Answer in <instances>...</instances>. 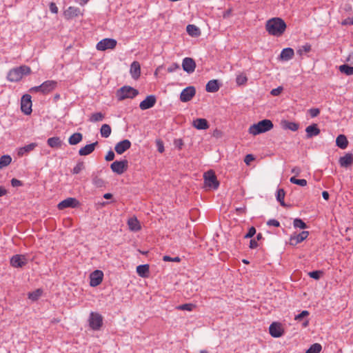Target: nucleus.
Here are the masks:
<instances>
[{
  "label": "nucleus",
  "mask_w": 353,
  "mask_h": 353,
  "mask_svg": "<svg viewBox=\"0 0 353 353\" xmlns=\"http://www.w3.org/2000/svg\"><path fill=\"white\" fill-rule=\"evenodd\" d=\"M290 181L292 183L299 185L300 186H305L307 185V181L305 179H299L295 176H292L290 179Z\"/></svg>",
  "instance_id": "09e8293b"
},
{
  "label": "nucleus",
  "mask_w": 353,
  "mask_h": 353,
  "mask_svg": "<svg viewBox=\"0 0 353 353\" xmlns=\"http://www.w3.org/2000/svg\"><path fill=\"white\" fill-rule=\"evenodd\" d=\"M186 31L192 37H198L201 34L200 29L195 25L189 24L186 27Z\"/></svg>",
  "instance_id": "72a5a7b5"
},
{
  "label": "nucleus",
  "mask_w": 353,
  "mask_h": 353,
  "mask_svg": "<svg viewBox=\"0 0 353 353\" xmlns=\"http://www.w3.org/2000/svg\"><path fill=\"white\" fill-rule=\"evenodd\" d=\"M27 256L24 254H15L10 259V265L15 268H23L28 263Z\"/></svg>",
  "instance_id": "6e6552de"
},
{
  "label": "nucleus",
  "mask_w": 353,
  "mask_h": 353,
  "mask_svg": "<svg viewBox=\"0 0 353 353\" xmlns=\"http://www.w3.org/2000/svg\"><path fill=\"white\" fill-rule=\"evenodd\" d=\"M79 205V202L75 198H68L62 201H61L57 207L59 210H63L68 208H76Z\"/></svg>",
  "instance_id": "2eb2a0df"
},
{
  "label": "nucleus",
  "mask_w": 353,
  "mask_h": 353,
  "mask_svg": "<svg viewBox=\"0 0 353 353\" xmlns=\"http://www.w3.org/2000/svg\"><path fill=\"white\" fill-rule=\"evenodd\" d=\"M336 144L341 149H345L347 147L348 141L345 135L340 134L336 139Z\"/></svg>",
  "instance_id": "2f4dec72"
},
{
  "label": "nucleus",
  "mask_w": 353,
  "mask_h": 353,
  "mask_svg": "<svg viewBox=\"0 0 353 353\" xmlns=\"http://www.w3.org/2000/svg\"><path fill=\"white\" fill-rule=\"evenodd\" d=\"M11 185L12 187H20L23 185V183L21 181L14 178L11 180Z\"/></svg>",
  "instance_id": "680f3d73"
},
{
  "label": "nucleus",
  "mask_w": 353,
  "mask_h": 353,
  "mask_svg": "<svg viewBox=\"0 0 353 353\" xmlns=\"http://www.w3.org/2000/svg\"><path fill=\"white\" fill-rule=\"evenodd\" d=\"M339 70L341 72L344 73L346 75L353 74V66H350L347 64H343L340 65Z\"/></svg>",
  "instance_id": "58836bf2"
},
{
  "label": "nucleus",
  "mask_w": 353,
  "mask_h": 353,
  "mask_svg": "<svg viewBox=\"0 0 353 353\" xmlns=\"http://www.w3.org/2000/svg\"><path fill=\"white\" fill-rule=\"evenodd\" d=\"M12 162V157L8 154L3 155L0 158V170L7 167Z\"/></svg>",
  "instance_id": "f704fd0d"
},
{
  "label": "nucleus",
  "mask_w": 353,
  "mask_h": 353,
  "mask_svg": "<svg viewBox=\"0 0 353 353\" xmlns=\"http://www.w3.org/2000/svg\"><path fill=\"white\" fill-rule=\"evenodd\" d=\"M176 69H179V65L177 63H173L168 68V72H172Z\"/></svg>",
  "instance_id": "774afa93"
},
{
  "label": "nucleus",
  "mask_w": 353,
  "mask_h": 353,
  "mask_svg": "<svg viewBox=\"0 0 353 353\" xmlns=\"http://www.w3.org/2000/svg\"><path fill=\"white\" fill-rule=\"evenodd\" d=\"M281 125L283 129L290 130L293 132L297 131L299 128V123L288 120H282Z\"/></svg>",
  "instance_id": "393cba45"
},
{
  "label": "nucleus",
  "mask_w": 353,
  "mask_h": 353,
  "mask_svg": "<svg viewBox=\"0 0 353 353\" xmlns=\"http://www.w3.org/2000/svg\"><path fill=\"white\" fill-rule=\"evenodd\" d=\"M117 43V41L114 39H103L97 44V49L100 51L114 49L116 47Z\"/></svg>",
  "instance_id": "1a4fd4ad"
},
{
  "label": "nucleus",
  "mask_w": 353,
  "mask_h": 353,
  "mask_svg": "<svg viewBox=\"0 0 353 353\" xmlns=\"http://www.w3.org/2000/svg\"><path fill=\"white\" fill-rule=\"evenodd\" d=\"M149 271H150V266L148 264L139 265L137 267V274L143 278H145V277L148 276Z\"/></svg>",
  "instance_id": "7c9ffc66"
},
{
  "label": "nucleus",
  "mask_w": 353,
  "mask_h": 353,
  "mask_svg": "<svg viewBox=\"0 0 353 353\" xmlns=\"http://www.w3.org/2000/svg\"><path fill=\"white\" fill-rule=\"evenodd\" d=\"M115 154L112 150H109L105 157V161H111L114 160Z\"/></svg>",
  "instance_id": "bf43d9fd"
},
{
  "label": "nucleus",
  "mask_w": 353,
  "mask_h": 353,
  "mask_svg": "<svg viewBox=\"0 0 353 353\" xmlns=\"http://www.w3.org/2000/svg\"><path fill=\"white\" fill-rule=\"evenodd\" d=\"M294 55V50L291 48H286L282 50L280 59L283 61H289L293 58Z\"/></svg>",
  "instance_id": "cd10ccee"
},
{
  "label": "nucleus",
  "mask_w": 353,
  "mask_h": 353,
  "mask_svg": "<svg viewBox=\"0 0 353 353\" xmlns=\"http://www.w3.org/2000/svg\"><path fill=\"white\" fill-rule=\"evenodd\" d=\"M128 168V161L126 159L122 161H116L110 165V168L113 172L117 174H123Z\"/></svg>",
  "instance_id": "0eeeda50"
},
{
  "label": "nucleus",
  "mask_w": 353,
  "mask_h": 353,
  "mask_svg": "<svg viewBox=\"0 0 353 353\" xmlns=\"http://www.w3.org/2000/svg\"><path fill=\"white\" fill-rule=\"evenodd\" d=\"M309 235V232L303 231L301 233L296 234L294 236H292L290 238V244L292 245H296L298 243H301L305 239L307 238Z\"/></svg>",
  "instance_id": "aec40b11"
},
{
  "label": "nucleus",
  "mask_w": 353,
  "mask_h": 353,
  "mask_svg": "<svg viewBox=\"0 0 353 353\" xmlns=\"http://www.w3.org/2000/svg\"><path fill=\"white\" fill-rule=\"evenodd\" d=\"M85 169L83 161H79L72 170V174H77Z\"/></svg>",
  "instance_id": "c03bdc74"
},
{
  "label": "nucleus",
  "mask_w": 353,
  "mask_h": 353,
  "mask_svg": "<svg viewBox=\"0 0 353 353\" xmlns=\"http://www.w3.org/2000/svg\"><path fill=\"white\" fill-rule=\"evenodd\" d=\"M43 94H48L53 91L57 86V82L53 80H48L44 81L42 84Z\"/></svg>",
  "instance_id": "412c9836"
},
{
  "label": "nucleus",
  "mask_w": 353,
  "mask_h": 353,
  "mask_svg": "<svg viewBox=\"0 0 353 353\" xmlns=\"http://www.w3.org/2000/svg\"><path fill=\"white\" fill-rule=\"evenodd\" d=\"M285 192L283 189H278L276 192V200L280 203L281 206L285 207L286 204L284 201Z\"/></svg>",
  "instance_id": "e433bc0d"
},
{
  "label": "nucleus",
  "mask_w": 353,
  "mask_h": 353,
  "mask_svg": "<svg viewBox=\"0 0 353 353\" xmlns=\"http://www.w3.org/2000/svg\"><path fill=\"white\" fill-rule=\"evenodd\" d=\"M132 77L137 79L141 75V66L138 61H133L130 65V70Z\"/></svg>",
  "instance_id": "5701e85b"
},
{
  "label": "nucleus",
  "mask_w": 353,
  "mask_h": 353,
  "mask_svg": "<svg viewBox=\"0 0 353 353\" xmlns=\"http://www.w3.org/2000/svg\"><path fill=\"white\" fill-rule=\"evenodd\" d=\"M49 8H50V10L54 13V14H57L58 13V8L56 5L55 3L54 2H51L49 5Z\"/></svg>",
  "instance_id": "e2e57ef3"
},
{
  "label": "nucleus",
  "mask_w": 353,
  "mask_h": 353,
  "mask_svg": "<svg viewBox=\"0 0 353 353\" xmlns=\"http://www.w3.org/2000/svg\"><path fill=\"white\" fill-rule=\"evenodd\" d=\"M283 91V87L279 86L276 88L272 89L270 92V94L272 96H279L281 92Z\"/></svg>",
  "instance_id": "4d7b16f0"
},
{
  "label": "nucleus",
  "mask_w": 353,
  "mask_h": 353,
  "mask_svg": "<svg viewBox=\"0 0 353 353\" xmlns=\"http://www.w3.org/2000/svg\"><path fill=\"white\" fill-rule=\"evenodd\" d=\"M195 94L196 90L194 87H187L181 92L180 100L182 102H188L194 97Z\"/></svg>",
  "instance_id": "f8f14e48"
},
{
  "label": "nucleus",
  "mask_w": 353,
  "mask_h": 353,
  "mask_svg": "<svg viewBox=\"0 0 353 353\" xmlns=\"http://www.w3.org/2000/svg\"><path fill=\"white\" fill-rule=\"evenodd\" d=\"M309 113L311 117H316L320 113V110L319 108H311L309 110Z\"/></svg>",
  "instance_id": "052dcab7"
},
{
  "label": "nucleus",
  "mask_w": 353,
  "mask_h": 353,
  "mask_svg": "<svg viewBox=\"0 0 353 353\" xmlns=\"http://www.w3.org/2000/svg\"><path fill=\"white\" fill-rule=\"evenodd\" d=\"M308 274L311 278L318 280L322 276L323 272L321 270H315L309 272Z\"/></svg>",
  "instance_id": "8fccbe9b"
},
{
  "label": "nucleus",
  "mask_w": 353,
  "mask_h": 353,
  "mask_svg": "<svg viewBox=\"0 0 353 353\" xmlns=\"http://www.w3.org/2000/svg\"><path fill=\"white\" fill-rule=\"evenodd\" d=\"M273 123L269 119H263L256 123L252 125L248 130L250 134L257 135L266 132L273 128Z\"/></svg>",
  "instance_id": "7ed1b4c3"
},
{
  "label": "nucleus",
  "mask_w": 353,
  "mask_h": 353,
  "mask_svg": "<svg viewBox=\"0 0 353 353\" xmlns=\"http://www.w3.org/2000/svg\"><path fill=\"white\" fill-rule=\"evenodd\" d=\"M305 132L306 139H311L313 137L318 136L320 134L321 130L318 128V125L316 123H312L305 128Z\"/></svg>",
  "instance_id": "6ab92c4d"
},
{
  "label": "nucleus",
  "mask_w": 353,
  "mask_h": 353,
  "mask_svg": "<svg viewBox=\"0 0 353 353\" xmlns=\"http://www.w3.org/2000/svg\"><path fill=\"white\" fill-rule=\"evenodd\" d=\"M339 163L341 167L347 168L353 163V154L347 153L345 156L339 158Z\"/></svg>",
  "instance_id": "4be33fe9"
},
{
  "label": "nucleus",
  "mask_w": 353,
  "mask_h": 353,
  "mask_svg": "<svg viewBox=\"0 0 353 353\" xmlns=\"http://www.w3.org/2000/svg\"><path fill=\"white\" fill-rule=\"evenodd\" d=\"M131 147V142L128 139H124L117 143L114 147V150L118 154H122Z\"/></svg>",
  "instance_id": "f3484780"
},
{
  "label": "nucleus",
  "mask_w": 353,
  "mask_h": 353,
  "mask_svg": "<svg viewBox=\"0 0 353 353\" xmlns=\"http://www.w3.org/2000/svg\"><path fill=\"white\" fill-rule=\"evenodd\" d=\"M196 305L192 303H185L182 305H179L176 307V309L179 310H187V311H192L194 308H195Z\"/></svg>",
  "instance_id": "49530a36"
},
{
  "label": "nucleus",
  "mask_w": 353,
  "mask_h": 353,
  "mask_svg": "<svg viewBox=\"0 0 353 353\" xmlns=\"http://www.w3.org/2000/svg\"><path fill=\"white\" fill-rule=\"evenodd\" d=\"M157 102V99L154 95L148 96L143 101L139 104V108L143 110H147L152 108Z\"/></svg>",
  "instance_id": "dca6fc26"
},
{
  "label": "nucleus",
  "mask_w": 353,
  "mask_h": 353,
  "mask_svg": "<svg viewBox=\"0 0 353 353\" xmlns=\"http://www.w3.org/2000/svg\"><path fill=\"white\" fill-rule=\"evenodd\" d=\"M341 24L343 26H347V25H353V17H348L345 19H344Z\"/></svg>",
  "instance_id": "69168bd1"
},
{
  "label": "nucleus",
  "mask_w": 353,
  "mask_h": 353,
  "mask_svg": "<svg viewBox=\"0 0 353 353\" xmlns=\"http://www.w3.org/2000/svg\"><path fill=\"white\" fill-rule=\"evenodd\" d=\"M92 183L97 188H102L105 186L104 180L97 175L93 176Z\"/></svg>",
  "instance_id": "37998d69"
},
{
  "label": "nucleus",
  "mask_w": 353,
  "mask_h": 353,
  "mask_svg": "<svg viewBox=\"0 0 353 353\" xmlns=\"http://www.w3.org/2000/svg\"><path fill=\"white\" fill-rule=\"evenodd\" d=\"M31 72L32 70L29 66L23 65L10 70L7 74V79L10 82H18L24 75H29Z\"/></svg>",
  "instance_id": "f03ea898"
},
{
  "label": "nucleus",
  "mask_w": 353,
  "mask_h": 353,
  "mask_svg": "<svg viewBox=\"0 0 353 353\" xmlns=\"http://www.w3.org/2000/svg\"><path fill=\"white\" fill-rule=\"evenodd\" d=\"M139 94V91L130 86H123L117 92V97L119 101L125 99H133Z\"/></svg>",
  "instance_id": "20e7f679"
},
{
  "label": "nucleus",
  "mask_w": 353,
  "mask_h": 353,
  "mask_svg": "<svg viewBox=\"0 0 353 353\" xmlns=\"http://www.w3.org/2000/svg\"><path fill=\"white\" fill-rule=\"evenodd\" d=\"M256 234V229L254 227L250 228L247 234L244 236L245 239L252 238Z\"/></svg>",
  "instance_id": "864d4df0"
},
{
  "label": "nucleus",
  "mask_w": 353,
  "mask_h": 353,
  "mask_svg": "<svg viewBox=\"0 0 353 353\" xmlns=\"http://www.w3.org/2000/svg\"><path fill=\"white\" fill-rule=\"evenodd\" d=\"M111 127L108 124H103L100 129V133L102 137L108 138L111 134Z\"/></svg>",
  "instance_id": "c9c22d12"
},
{
  "label": "nucleus",
  "mask_w": 353,
  "mask_h": 353,
  "mask_svg": "<svg viewBox=\"0 0 353 353\" xmlns=\"http://www.w3.org/2000/svg\"><path fill=\"white\" fill-rule=\"evenodd\" d=\"M269 332L272 336L274 338H279L283 334L284 330L282 328L281 323L277 322H273L270 325Z\"/></svg>",
  "instance_id": "ddd939ff"
},
{
  "label": "nucleus",
  "mask_w": 353,
  "mask_h": 353,
  "mask_svg": "<svg viewBox=\"0 0 353 353\" xmlns=\"http://www.w3.org/2000/svg\"><path fill=\"white\" fill-rule=\"evenodd\" d=\"M267 224L270 226H274V227H279L280 226V223L276 219H270L267 222Z\"/></svg>",
  "instance_id": "0e129e2a"
},
{
  "label": "nucleus",
  "mask_w": 353,
  "mask_h": 353,
  "mask_svg": "<svg viewBox=\"0 0 353 353\" xmlns=\"http://www.w3.org/2000/svg\"><path fill=\"white\" fill-rule=\"evenodd\" d=\"M89 325L93 330H99L103 325V317L97 312H91L89 318Z\"/></svg>",
  "instance_id": "423d86ee"
},
{
  "label": "nucleus",
  "mask_w": 353,
  "mask_h": 353,
  "mask_svg": "<svg viewBox=\"0 0 353 353\" xmlns=\"http://www.w3.org/2000/svg\"><path fill=\"white\" fill-rule=\"evenodd\" d=\"M157 147H158V151L161 153L163 152L164 151V146H163V143L160 140H158L157 141Z\"/></svg>",
  "instance_id": "338daca9"
},
{
  "label": "nucleus",
  "mask_w": 353,
  "mask_h": 353,
  "mask_svg": "<svg viewBox=\"0 0 353 353\" xmlns=\"http://www.w3.org/2000/svg\"><path fill=\"white\" fill-rule=\"evenodd\" d=\"M82 14L81 10L74 6H70L63 12V17L67 20H70Z\"/></svg>",
  "instance_id": "4468645a"
},
{
  "label": "nucleus",
  "mask_w": 353,
  "mask_h": 353,
  "mask_svg": "<svg viewBox=\"0 0 353 353\" xmlns=\"http://www.w3.org/2000/svg\"><path fill=\"white\" fill-rule=\"evenodd\" d=\"M204 183L206 187L216 190L219 186V182L217 180L214 172L212 170L204 173Z\"/></svg>",
  "instance_id": "39448f33"
},
{
  "label": "nucleus",
  "mask_w": 353,
  "mask_h": 353,
  "mask_svg": "<svg viewBox=\"0 0 353 353\" xmlns=\"http://www.w3.org/2000/svg\"><path fill=\"white\" fill-rule=\"evenodd\" d=\"M182 67L184 71L188 73H192L194 71L196 68V63L193 59L185 57L183 60Z\"/></svg>",
  "instance_id": "a211bd4d"
},
{
  "label": "nucleus",
  "mask_w": 353,
  "mask_h": 353,
  "mask_svg": "<svg viewBox=\"0 0 353 353\" xmlns=\"http://www.w3.org/2000/svg\"><path fill=\"white\" fill-rule=\"evenodd\" d=\"M310 314L307 310L302 311L299 314L295 316L294 319L296 321H301L303 318L307 316Z\"/></svg>",
  "instance_id": "3c124183"
},
{
  "label": "nucleus",
  "mask_w": 353,
  "mask_h": 353,
  "mask_svg": "<svg viewBox=\"0 0 353 353\" xmlns=\"http://www.w3.org/2000/svg\"><path fill=\"white\" fill-rule=\"evenodd\" d=\"M311 50V45L309 43H305V45L299 47L297 50V54L300 56H302L303 54L309 52Z\"/></svg>",
  "instance_id": "a18cd8bd"
},
{
  "label": "nucleus",
  "mask_w": 353,
  "mask_h": 353,
  "mask_svg": "<svg viewBox=\"0 0 353 353\" xmlns=\"http://www.w3.org/2000/svg\"><path fill=\"white\" fill-rule=\"evenodd\" d=\"M322 347L321 344L314 343L309 347V349L305 352V353H319Z\"/></svg>",
  "instance_id": "79ce46f5"
},
{
  "label": "nucleus",
  "mask_w": 353,
  "mask_h": 353,
  "mask_svg": "<svg viewBox=\"0 0 353 353\" xmlns=\"http://www.w3.org/2000/svg\"><path fill=\"white\" fill-rule=\"evenodd\" d=\"M163 260L164 261H174V262H180L181 259L179 256H176L174 258H172L170 256H163Z\"/></svg>",
  "instance_id": "6e6d98bb"
},
{
  "label": "nucleus",
  "mask_w": 353,
  "mask_h": 353,
  "mask_svg": "<svg viewBox=\"0 0 353 353\" xmlns=\"http://www.w3.org/2000/svg\"><path fill=\"white\" fill-rule=\"evenodd\" d=\"M287 28L286 23L279 17H274L265 23V30L270 35L279 37L283 34Z\"/></svg>",
  "instance_id": "f257e3e1"
},
{
  "label": "nucleus",
  "mask_w": 353,
  "mask_h": 353,
  "mask_svg": "<svg viewBox=\"0 0 353 353\" xmlns=\"http://www.w3.org/2000/svg\"><path fill=\"white\" fill-rule=\"evenodd\" d=\"M221 84L216 79L209 81L205 86V90L208 92H216L220 88Z\"/></svg>",
  "instance_id": "a878e982"
},
{
  "label": "nucleus",
  "mask_w": 353,
  "mask_h": 353,
  "mask_svg": "<svg viewBox=\"0 0 353 353\" xmlns=\"http://www.w3.org/2000/svg\"><path fill=\"white\" fill-rule=\"evenodd\" d=\"M294 228H299L301 229H305L307 228L306 223L303 222L301 219H295L293 222Z\"/></svg>",
  "instance_id": "de8ad7c7"
},
{
  "label": "nucleus",
  "mask_w": 353,
  "mask_h": 353,
  "mask_svg": "<svg viewBox=\"0 0 353 353\" xmlns=\"http://www.w3.org/2000/svg\"><path fill=\"white\" fill-rule=\"evenodd\" d=\"M29 92L30 93H35V92H41V94H43V88H42V85L41 84L40 85H38V86H34V87H32L31 88L29 89Z\"/></svg>",
  "instance_id": "603ef678"
},
{
  "label": "nucleus",
  "mask_w": 353,
  "mask_h": 353,
  "mask_svg": "<svg viewBox=\"0 0 353 353\" xmlns=\"http://www.w3.org/2000/svg\"><path fill=\"white\" fill-rule=\"evenodd\" d=\"M37 144L35 143H32L28 145H26L23 147V149L25 151L28 152L32 151L34 150V148L37 147Z\"/></svg>",
  "instance_id": "5fc2aeb1"
},
{
  "label": "nucleus",
  "mask_w": 353,
  "mask_h": 353,
  "mask_svg": "<svg viewBox=\"0 0 353 353\" xmlns=\"http://www.w3.org/2000/svg\"><path fill=\"white\" fill-rule=\"evenodd\" d=\"M21 110L26 115L32 112L31 96L28 94L23 95L21 100Z\"/></svg>",
  "instance_id": "9d476101"
},
{
  "label": "nucleus",
  "mask_w": 353,
  "mask_h": 353,
  "mask_svg": "<svg viewBox=\"0 0 353 353\" xmlns=\"http://www.w3.org/2000/svg\"><path fill=\"white\" fill-rule=\"evenodd\" d=\"M98 145V141L88 144L84 147L81 148L79 150V154L80 156H86L90 154L95 149V147Z\"/></svg>",
  "instance_id": "b1692460"
},
{
  "label": "nucleus",
  "mask_w": 353,
  "mask_h": 353,
  "mask_svg": "<svg viewBox=\"0 0 353 353\" xmlns=\"http://www.w3.org/2000/svg\"><path fill=\"white\" fill-rule=\"evenodd\" d=\"M47 144L52 148H60L63 142L59 137H50L47 140Z\"/></svg>",
  "instance_id": "c85d7f7f"
},
{
  "label": "nucleus",
  "mask_w": 353,
  "mask_h": 353,
  "mask_svg": "<svg viewBox=\"0 0 353 353\" xmlns=\"http://www.w3.org/2000/svg\"><path fill=\"white\" fill-rule=\"evenodd\" d=\"M83 139V135L80 132H76L72 134L68 139V143L70 145H77L80 143Z\"/></svg>",
  "instance_id": "473e14b6"
},
{
  "label": "nucleus",
  "mask_w": 353,
  "mask_h": 353,
  "mask_svg": "<svg viewBox=\"0 0 353 353\" xmlns=\"http://www.w3.org/2000/svg\"><path fill=\"white\" fill-rule=\"evenodd\" d=\"M42 292H43L41 289H37L32 292H29L28 298L33 301H37L41 296Z\"/></svg>",
  "instance_id": "ea45409f"
},
{
  "label": "nucleus",
  "mask_w": 353,
  "mask_h": 353,
  "mask_svg": "<svg viewBox=\"0 0 353 353\" xmlns=\"http://www.w3.org/2000/svg\"><path fill=\"white\" fill-rule=\"evenodd\" d=\"M247 81H248V77L245 74L241 73L236 76V83L238 85H245V84H246Z\"/></svg>",
  "instance_id": "a19ab883"
},
{
  "label": "nucleus",
  "mask_w": 353,
  "mask_h": 353,
  "mask_svg": "<svg viewBox=\"0 0 353 353\" xmlns=\"http://www.w3.org/2000/svg\"><path fill=\"white\" fill-rule=\"evenodd\" d=\"M192 125L197 130H206L209 128V124L205 119H196L193 121Z\"/></svg>",
  "instance_id": "bb28decb"
},
{
  "label": "nucleus",
  "mask_w": 353,
  "mask_h": 353,
  "mask_svg": "<svg viewBox=\"0 0 353 353\" xmlns=\"http://www.w3.org/2000/svg\"><path fill=\"white\" fill-rule=\"evenodd\" d=\"M128 225L130 230L132 231L137 232L141 230L140 223L136 217L129 219Z\"/></svg>",
  "instance_id": "c756f323"
},
{
  "label": "nucleus",
  "mask_w": 353,
  "mask_h": 353,
  "mask_svg": "<svg viewBox=\"0 0 353 353\" xmlns=\"http://www.w3.org/2000/svg\"><path fill=\"white\" fill-rule=\"evenodd\" d=\"M105 114L101 112H95L91 114L89 121L96 123L103 120Z\"/></svg>",
  "instance_id": "4c0bfd02"
},
{
  "label": "nucleus",
  "mask_w": 353,
  "mask_h": 353,
  "mask_svg": "<svg viewBox=\"0 0 353 353\" xmlns=\"http://www.w3.org/2000/svg\"><path fill=\"white\" fill-rule=\"evenodd\" d=\"M103 279V273L101 270H94L90 274V285L97 287L100 285Z\"/></svg>",
  "instance_id": "9b49d317"
},
{
  "label": "nucleus",
  "mask_w": 353,
  "mask_h": 353,
  "mask_svg": "<svg viewBox=\"0 0 353 353\" xmlns=\"http://www.w3.org/2000/svg\"><path fill=\"white\" fill-rule=\"evenodd\" d=\"M254 159H255V158H254V155L249 154L245 157L244 162L245 163L246 165H250V163L252 161H253Z\"/></svg>",
  "instance_id": "13d9d810"
}]
</instances>
